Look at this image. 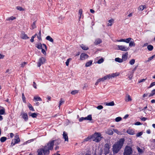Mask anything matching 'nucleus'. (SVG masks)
I'll list each match as a JSON object with an SVG mask.
<instances>
[{"label": "nucleus", "instance_id": "nucleus-1", "mask_svg": "<svg viewBox=\"0 0 155 155\" xmlns=\"http://www.w3.org/2000/svg\"><path fill=\"white\" fill-rule=\"evenodd\" d=\"M55 140L49 141L47 144L41 149H42L44 155H48L50 153V150H52L53 148Z\"/></svg>", "mask_w": 155, "mask_h": 155}, {"label": "nucleus", "instance_id": "nucleus-2", "mask_svg": "<svg viewBox=\"0 0 155 155\" xmlns=\"http://www.w3.org/2000/svg\"><path fill=\"white\" fill-rule=\"evenodd\" d=\"M124 141V139L121 138L113 145V150L114 153H117L118 152L123 146Z\"/></svg>", "mask_w": 155, "mask_h": 155}, {"label": "nucleus", "instance_id": "nucleus-3", "mask_svg": "<svg viewBox=\"0 0 155 155\" xmlns=\"http://www.w3.org/2000/svg\"><path fill=\"white\" fill-rule=\"evenodd\" d=\"M91 137L93 141L97 142L101 140L102 137L100 133H95L91 136Z\"/></svg>", "mask_w": 155, "mask_h": 155}, {"label": "nucleus", "instance_id": "nucleus-4", "mask_svg": "<svg viewBox=\"0 0 155 155\" xmlns=\"http://www.w3.org/2000/svg\"><path fill=\"white\" fill-rule=\"evenodd\" d=\"M116 47L117 49L124 51H127L130 49L129 47L124 45H116Z\"/></svg>", "mask_w": 155, "mask_h": 155}, {"label": "nucleus", "instance_id": "nucleus-5", "mask_svg": "<svg viewBox=\"0 0 155 155\" xmlns=\"http://www.w3.org/2000/svg\"><path fill=\"white\" fill-rule=\"evenodd\" d=\"M132 152V148L130 147L127 146L124 150V155H130Z\"/></svg>", "mask_w": 155, "mask_h": 155}, {"label": "nucleus", "instance_id": "nucleus-6", "mask_svg": "<svg viewBox=\"0 0 155 155\" xmlns=\"http://www.w3.org/2000/svg\"><path fill=\"white\" fill-rule=\"evenodd\" d=\"M15 138L12 140L11 145L13 146L15 144L18 143L20 141V139L19 136L17 135L15 136Z\"/></svg>", "mask_w": 155, "mask_h": 155}, {"label": "nucleus", "instance_id": "nucleus-7", "mask_svg": "<svg viewBox=\"0 0 155 155\" xmlns=\"http://www.w3.org/2000/svg\"><path fill=\"white\" fill-rule=\"evenodd\" d=\"M110 147L109 144L106 143L105 144L104 146V153L105 155H106L110 152Z\"/></svg>", "mask_w": 155, "mask_h": 155}, {"label": "nucleus", "instance_id": "nucleus-8", "mask_svg": "<svg viewBox=\"0 0 155 155\" xmlns=\"http://www.w3.org/2000/svg\"><path fill=\"white\" fill-rule=\"evenodd\" d=\"M46 61L44 57H41L40 58L39 60L38 63V66L40 67L42 64H44Z\"/></svg>", "mask_w": 155, "mask_h": 155}, {"label": "nucleus", "instance_id": "nucleus-9", "mask_svg": "<svg viewBox=\"0 0 155 155\" xmlns=\"http://www.w3.org/2000/svg\"><path fill=\"white\" fill-rule=\"evenodd\" d=\"M89 56L85 53H82L80 55V59L81 60H84L88 58Z\"/></svg>", "mask_w": 155, "mask_h": 155}, {"label": "nucleus", "instance_id": "nucleus-10", "mask_svg": "<svg viewBox=\"0 0 155 155\" xmlns=\"http://www.w3.org/2000/svg\"><path fill=\"white\" fill-rule=\"evenodd\" d=\"M21 116L25 121H27L28 120V117L27 114L24 112H22L21 113Z\"/></svg>", "mask_w": 155, "mask_h": 155}, {"label": "nucleus", "instance_id": "nucleus-11", "mask_svg": "<svg viewBox=\"0 0 155 155\" xmlns=\"http://www.w3.org/2000/svg\"><path fill=\"white\" fill-rule=\"evenodd\" d=\"M120 73L118 72H117L115 73H112L111 74H108L109 77V79L114 78L119 75Z\"/></svg>", "mask_w": 155, "mask_h": 155}, {"label": "nucleus", "instance_id": "nucleus-12", "mask_svg": "<svg viewBox=\"0 0 155 155\" xmlns=\"http://www.w3.org/2000/svg\"><path fill=\"white\" fill-rule=\"evenodd\" d=\"M128 53L127 52L123 54L122 56V59L123 61L127 60L128 58Z\"/></svg>", "mask_w": 155, "mask_h": 155}, {"label": "nucleus", "instance_id": "nucleus-13", "mask_svg": "<svg viewBox=\"0 0 155 155\" xmlns=\"http://www.w3.org/2000/svg\"><path fill=\"white\" fill-rule=\"evenodd\" d=\"M21 38L23 39L26 40L29 38V37H28L27 35L24 32L21 33Z\"/></svg>", "mask_w": 155, "mask_h": 155}, {"label": "nucleus", "instance_id": "nucleus-14", "mask_svg": "<svg viewBox=\"0 0 155 155\" xmlns=\"http://www.w3.org/2000/svg\"><path fill=\"white\" fill-rule=\"evenodd\" d=\"M125 100L126 102H127L131 101L132 99L130 96L128 94H127L125 96Z\"/></svg>", "mask_w": 155, "mask_h": 155}, {"label": "nucleus", "instance_id": "nucleus-15", "mask_svg": "<svg viewBox=\"0 0 155 155\" xmlns=\"http://www.w3.org/2000/svg\"><path fill=\"white\" fill-rule=\"evenodd\" d=\"M107 79H109V77L108 75L104 76L102 78H100L98 79V81L104 82L105 80H107Z\"/></svg>", "mask_w": 155, "mask_h": 155}, {"label": "nucleus", "instance_id": "nucleus-16", "mask_svg": "<svg viewBox=\"0 0 155 155\" xmlns=\"http://www.w3.org/2000/svg\"><path fill=\"white\" fill-rule=\"evenodd\" d=\"M63 138L64 139L65 141L68 142V139L67 133L64 131L63 134Z\"/></svg>", "mask_w": 155, "mask_h": 155}, {"label": "nucleus", "instance_id": "nucleus-17", "mask_svg": "<svg viewBox=\"0 0 155 155\" xmlns=\"http://www.w3.org/2000/svg\"><path fill=\"white\" fill-rule=\"evenodd\" d=\"M137 150L139 155L142 154L144 151V149L140 148L139 147H137Z\"/></svg>", "mask_w": 155, "mask_h": 155}, {"label": "nucleus", "instance_id": "nucleus-18", "mask_svg": "<svg viewBox=\"0 0 155 155\" xmlns=\"http://www.w3.org/2000/svg\"><path fill=\"white\" fill-rule=\"evenodd\" d=\"M127 133L131 135H133L135 134L134 130V129H128L127 131Z\"/></svg>", "mask_w": 155, "mask_h": 155}, {"label": "nucleus", "instance_id": "nucleus-19", "mask_svg": "<svg viewBox=\"0 0 155 155\" xmlns=\"http://www.w3.org/2000/svg\"><path fill=\"white\" fill-rule=\"evenodd\" d=\"M38 114L35 113H31V112L29 113V116L33 118H35L38 116Z\"/></svg>", "mask_w": 155, "mask_h": 155}, {"label": "nucleus", "instance_id": "nucleus-20", "mask_svg": "<svg viewBox=\"0 0 155 155\" xmlns=\"http://www.w3.org/2000/svg\"><path fill=\"white\" fill-rule=\"evenodd\" d=\"M92 62L93 61L92 60H90L87 62L85 64V67H87L90 66L92 65Z\"/></svg>", "mask_w": 155, "mask_h": 155}, {"label": "nucleus", "instance_id": "nucleus-21", "mask_svg": "<svg viewBox=\"0 0 155 155\" xmlns=\"http://www.w3.org/2000/svg\"><path fill=\"white\" fill-rule=\"evenodd\" d=\"M105 132L107 134L110 135H112L113 134V132L112 130L110 129H108Z\"/></svg>", "mask_w": 155, "mask_h": 155}, {"label": "nucleus", "instance_id": "nucleus-22", "mask_svg": "<svg viewBox=\"0 0 155 155\" xmlns=\"http://www.w3.org/2000/svg\"><path fill=\"white\" fill-rule=\"evenodd\" d=\"M135 44L134 41L133 39H132L130 41L129 43V47H135Z\"/></svg>", "mask_w": 155, "mask_h": 155}, {"label": "nucleus", "instance_id": "nucleus-23", "mask_svg": "<svg viewBox=\"0 0 155 155\" xmlns=\"http://www.w3.org/2000/svg\"><path fill=\"white\" fill-rule=\"evenodd\" d=\"M114 20L113 19H111L108 20V23L107 24V26H111L114 23Z\"/></svg>", "mask_w": 155, "mask_h": 155}, {"label": "nucleus", "instance_id": "nucleus-24", "mask_svg": "<svg viewBox=\"0 0 155 155\" xmlns=\"http://www.w3.org/2000/svg\"><path fill=\"white\" fill-rule=\"evenodd\" d=\"M102 42V41L101 39L99 38H97L95 40V41L94 42V43L96 45H97L99 44H100Z\"/></svg>", "mask_w": 155, "mask_h": 155}, {"label": "nucleus", "instance_id": "nucleus-25", "mask_svg": "<svg viewBox=\"0 0 155 155\" xmlns=\"http://www.w3.org/2000/svg\"><path fill=\"white\" fill-rule=\"evenodd\" d=\"M80 46L82 49L84 50H87L88 49V48L86 45L81 44V45Z\"/></svg>", "mask_w": 155, "mask_h": 155}, {"label": "nucleus", "instance_id": "nucleus-26", "mask_svg": "<svg viewBox=\"0 0 155 155\" xmlns=\"http://www.w3.org/2000/svg\"><path fill=\"white\" fill-rule=\"evenodd\" d=\"M129 73L128 75V78L130 80H131L132 79L134 73H132V72L131 71H129Z\"/></svg>", "mask_w": 155, "mask_h": 155}, {"label": "nucleus", "instance_id": "nucleus-27", "mask_svg": "<svg viewBox=\"0 0 155 155\" xmlns=\"http://www.w3.org/2000/svg\"><path fill=\"white\" fill-rule=\"evenodd\" d=\"M37 152L38 153V155H43V152L42 149L41 148L38 149Z\"/></svg>", "mask_w": 155, "mask_h": 155}, {"label": "nucleus", "instance_id": "nucleus-28", "mask_svg": "<svg viewBox=\"0 0 155 155\" xmlns=\"http://www.w3.org/2000/svg\"><path fill=\"white\" fill-rule=\"evenodd\" d=\"M46 39L47 40H48L52 43L53 42V39L50 36H47Z\"/></svg>", "mask_w": 155, "mask_h": 155}, {"label": "nucleus", "instance_id": "nucleus-29", "mask_svg": "<svg viewBox=\"0 0 155 155\" xmlns=\"http://www.w3.org/2000/svg\"><path fill=\"white\" fill-rule=\"evenodd\" d=\"M115 61L116 62H117L120 63H122L123 62V61H122V58L121 59L119 58H116L115 59Z\"/></svg>", "mask_w": 155, "mask_h": 155}, {"label": "nucleus", "instance_id": "nucleus-30", "mask_svg": "<svg viewBox=\"0 0 155 155\" xmlns=\"http://www.w3.org/2000/svg\"><path fill=\"white\" fill-rule=\"evenodd\" d=\"M146 8L145 5H141L138 8L139 10L140 11H143L144 9Z\"/></svg>", "mask_w": 155, "mask_h": 155}, {"label": "nucleus", "instance_id": "nucleus-31", "mask_svg": "<svg viewBox=\"0 0 155 155\" xmlns=\"http://www.w3.org/2000/svg\"><path fill=\"white\" fill-rule=\"evenodd\" d=\"M28 107L29 109V110H30L32 111H35V110L34 109L33 107L32 106L31 104H30V103H28Z\"/></svg>", "mask_w": 155, "mask_h": 155}, {"label": "nucleus", "instance_id": "nucleus-32", "mask_svg": "<svg viewBox=\"0 0 155 155\" xmlns=\"http://www.w3.org/2000/svg\"><path fill=\"white\" fill-rule=\"evenodd\" d=\"M5 114V110L2 108V109L0 110V115H3Z\"/></svg>", "mask_w": 155, "mask_h": 155}, {"label": "nucleus", "instance_id": "nucleus-33", "mask_svg": "<svg viewBox=\"0 0 155 155\" xmlns=\"http://www.w3.org/2000/svg\"><path fill=\"white\" fill-rule=\"evenodd\" d=\"M106 106H113L114 105V103L113 101H112L109 103H106Z\"/></svg>", "mask_w": 155, "mask_h": 155}, {"label": "nucleus", "instance_id": "nucleus-34", "mask_svg": "<svg viewBox=\"0 0 155 155\" xmlns=\"http://www.w3.org/2000/svg\"><path fill=\"white\" fill-rule=\"evenodd\" d=\"M135 62V59H132L129 62V64L131 65H133L134 64Z\"/></svg>", "mask_w": 155, "mask_h": 155}, {"label": "nucleus", "instance_id": "nucleus-35", "mask_svg": "<svg viewBox=\"0 0 155 155\" xmlns=\"http://www.w3.org/2000/svg\"><path fill=\"white\" fill-rule=\"evenodd\" d=\"M34 100H35L36 101H41L42 99L39 97H34Z\"/></svg>", "mask_w": 155, "mask_h": 155}, {"label": "nucleus", "instance_id": "nucleus-36", "mask_svg": "<svg viewBox=\"0 0 155 155\" xmlns=\"http://www.w3.org/2000/svg\"><path fill=\"white\" fill-rule=\"evenodd\" d=\"M104 61V59L103 58H101L99 60H98L96 62V63L98 64H100L103 63Z\"/></svg>", "mask_w": 155, "mask_h": 155}, {"label": "nucleus", "instance_id": "nucleus-37", "mask_svg": "<svg viewBox=\"0 0 155 155\" xmlns=\"http://www.w3.org/2000/svg\"><path fill=\"white\" fill-rule=\"evenodd\" d=\"M132 39L130 38H127L126 39H125V41L124 42L128 43L130 42V41Z\"/></svg>", "mask_w": 155, "mask_h": 155}, {"label": "nucleus", "instance_id": "nucleus-38", "mask_svg": "<svg viewBox=\"0 0 155 155\" xmlns=\"http://www.w3.org/2000/svg\"><path fill=\"white\" fill-rule=\"evenodd\" d=\"M147 48L148 50L150 51H152L153 49V47L152 45H149L147 46Z\"/></svg>", "mask_w": 155, "mask_h": 155}, {"label": "nucleus", "instance_id": "nucleus-39", "mask_svg": "<svg viewBox=\"0 0 155 155\" xmlns=\"http://www.w3.org/2000/svg\"><path fill=\"white\" fill-rule=\"evenodd\" d=\"M36 47L38 49H41L42 48V45L41 43H38L36 45Z\"/></svg>", "mask_w": 155, "mask_h": 155}, {"label": "nucleus", "instance_id": "nucleus-40", "mask_svg": "<svg viewBox=\"0 0 155 155\" xmlns=\"http://www.w3.org/2000/svg\"><path fill=\"white\" fill-rule=\"evenodd\" d=\"M16 8L17 10L21 11H24L25 10L21 6H17L16 7Z\"/></svg>", "mask_w": 155, "mask_h": 155}, {"label": "nucleus", "instance_id": "nucleus-41", "mask_svg": "<svg viewBox=\"0 0 155 155\" xmlns=\"http://www.w3.org/2000/svg\"><path fill=\"white\" fill-rule=\"evenodd\" d=\"M82 13V10L81 9H80L79 10V20H80L81 18V16Z\"/></svg>", "mask_w": 155, "mask_h": 155}, {"label": "nucleus", "instance_id": "nucleus-42", "mask_svg": "<svg viewBox=\"0 0 155 155\" xmlns=\"http://www.w3.org/2000/svg\"><path fill=\"white\" fill-rule=\"evenodd\" d=\"M16 18L15 17H13V16H11L10 17L8 18L7 19V20L10 21H12Z\"/></svg>", "mask_w": 155, "mask_h": 155}, {"label": "nucleus", "instance_id": "nucleus-43", "mask_svg": "<svg viewBox=\"0 0 155 155\" xmlns=\"http://www.w3.org/2000/svg\"><path fill=\"white\" fill-rule=\"evenodd\" d=\"M22 101L24 103H26V100H25V96L24 94L23 93H22Z\"/></svg>", "mask_w": 155, "mask_h": 155}, {"label": "nucleus", "instance_id": "nucleus-44", "mask_svg": "<svg viewBox=\"0 0 155 155\" xmlns=\"http://www.w3.org/2000/svg\"><path fill=\"white\" fill-rule=\"evenodd\" d=\"M6 137H2L0 139V141L2 142H5L6 140Z\"/></svg>", "mask_w": 155, "mask_h": 155}, {"label": "nucleus", "instance_id": "nucleus-45", "mask_svg": "<svg viewBox=\"0 0 155 155\" xmlns=\"http://www.w3.org/2000/svg\"><path fill=\"white\" fill-rule=\"evenodd\" d=\"M155 94V89H153L151 93L149 95V97H150L151 96H153Z\"/></svg>", "mask_w": 155, "mask_h": 155}, {"label": "nucleus", "instance_id": "nucleus-46", "mask_svg": "<svg viewBox=\"0 0 155 155\" xmlns=\"http://www.w3.org/2000/svg\"><path fill=\"white\" fill-rule=\"evenodd\" d=\"M87 120H92V117L91 115H89L87 117H86Z\"/></svg>", "mask_w": 155, "mask_h": 155}, {"label": "nucleus", "instance_id": "nucleus-47", "mask_svg": "<svg viewBox=\"0 0 155 155\" xmlns=\"http://www.w3.org/2000/svg\"><path fill=\"white\" fill-rule=\"evenodd\" d=\"M72 60V59L71 58H69L65 62V64L66 66H68L69 65V64L70 61H71Z\"/></svg>", "mask_w": 155, "mask_h": 155}, {"label": "nucleus", "instance_id": "nucleus-48", "mask_svg": "<svg viewBox=\"0 0 155 155\" xmlns=\"http://www.w3.org/2000/svg\"><path fill=\"white\" fill-rule=\"evenodd\" d=\"M64 102V101L62 98H61L60 99V101L59 102V107H60V106L63 104Z\"/></svg>", "mask_w": 155, "mask_h": 155}, {"label": "nucleus", "instance_id": "nucleus-49", "mask_svg": "<svg viewBox=\"0 0 155 155\" xmlns=\"http://www.w3.org/2000/svg\"><path fill=\"white\" fill-rule=\"evenodd\" d=\"M78 91L77 90H75L72 91L71 92V94L73 95H74L78 93Z\"/></svg>", "mask_w": 155, "mask_h": 155}, {"label": "nucleus", "instance_id": "nucleus-50", "mask_svg": "<svg viewBox=\"0 0 155 155\" xmlns=\"http://www.w3.org/2000/svg\"><path fill=\"white\" fill-rule=\"evenodd\" d=\"M114 131L117 133V134L119 135H120L121 134V133L119 132L117 129H113V130Z\"/></svg>", "mask_w": 155, "mask_h": 155}, {"label": "nucleus", "instance_id": "nucleus-51", "mask_svg": "<svg viewBox=\"0 0 155 155\" xmlns=\"http://www.w3.org/2000/svg\"><path fill=\"white\" fill-rule=\"evenodd\" d=\"M122 120V118L120 117H118L115 118V120L116 122H118Z\"/></svg>", "mask_w": 155, "mask_h": 155}, {"label": "nucleus", "instance_id": "nucleus-52", "mask_svg": "<svg viewBox=\"0 0 155 155\" xmlns=\"http://www.w3.org/2000/svg\"><path fill=\"white\" fill-rule=\"evenodd\" d=\"M39 35L37 36V38L39 40H41V32L40 31L39 33Z\"/></svg>", "mask_w": 155, "mask_h": 155}, {"label": "nucleus", "instance_id": "nucleus-53", "mask_svg": "<svg viewBox=\"0 0 155 155\" xmlns=\"http://www.w3.org/2000/svg\"><path fill=\"white\" fill-rule=\"evenodd\" d=\"M92 139L91 137H91H87V138L85 139L84 140V141H89L90 139Z\"/></svg>", "mask_w": 155, "mask_h": 155}, {"label": "nucleus", "instance_id": "nucleus-54", "mask_svg": "<svg viewBox=\"0 0 155 155\" xmlns=\"http://www.w3.org/2000/svg\"><path fill=\"white\" fill-rule=\"evenodd\" d=\"M155 85V83L154 82H153L150 84V86L148 88H150Z\"/></svg>", "mask_w": 155, "mask_h": 155}, {"label": "nucleus", "instance_id": "nucleus-55", "mask_svg": "<svg viewBox=\"0 0 155 155\" xmlns=\"http://www.w3.org/2000/svg\"><path fill=\"white\" fill-rule=\"evenodd\" d=\"M36 27L35 22H34L31 25V28L32 29L35 28Z\"/></svg>", "mask_w": 155, "mask_h": 155}, {"label": "nucleus", "instance_id": "nucleus-56", "mask_svg": "<svg viewBox=\"0 0 155 155\" xmlns=\"http://www.w3.org/2000/svg\"><path fill=\"white\" fill-rule=\"evenodd\" d=\"M27 64V62H23V63H22L21 64V67L22 68H23L25 66V65H26V64Z\"/></svg>", "mask_w": 155, "mask_h": 155}, {"label": "nucleus", "instance_id": "nucleus-57", "mask_svg": "<svg viewBox=\"0 0 155 155\" xmlns=\"http://www.w3.org/2000/svg\"><path fill=\"white\" fill-rule=\"evenodd\" d=\"M143 134V133L142 132H140L137 133L136 134V136L137 137H139L140 136H141Z\"/></svg>", "mask_w": 155, "mask_h": 155}, {"label": "nucleus", "instance_id": "nucleus-58", "mask_svg": "<svg viewBox=\"0 0 155 155\" xmlns=\"http://www.w3.org/2000/svg\"><path fill=\"white\" fill-rule=\"evenodd\" d=\"M155 56V55H153L151 57H150L148 58V60L147 61H150L151 60H152Z\"/></svg>", "mask_w": 155, "mask_h": 155}, {"label": "nucleus", "instance_id": "nucleus-59", "mask_svg": "<svg viewBox=\"0 0 155 155\" xmlns=\"http://www.w3.org/2000/svg\"><path fill=\"white\" fill-rule=\"evenodd\" d=\"M97 108L98 110H101L103 108V107L102 105H99L97 107Z\"/></svg>", "mask_w": 155, "mask_h": 155}, {"label": "nucleus", "instance_id": "nucleus-60", "mask_svg": "<svg viewBox=\"0 0 155 155\" xmlns=\"http://www.w3.org/2000/svg\"><path fill=\"white\" fill-rule=\"evenodd\" d=\"M146 79H142L141 80H140L138 81V83H140L146 80Z\"/></svg>", "mask_w": 155, "mask_h": 155}, {"label": "nucleus", "instance_id": "nucleus-61", "mask_svg": "<svg viewBox=\"0 0 155 155\" xmlns=\"http://www.w3.org/2000/svg\"><path fill=\"white\" fill-rule=\"evenodd\" d=\"M41 52L45 55L46 54V52L44 49L42 48Z\"/></svg>", "mask_w": 155, "mask_h": 155}, {"label": "nucleus", "instance_id": "nucleus-62", "mask_svg": "<svg viewBox=\"0 0 155 155\" xmlns=\"http://www.w3.org/2000/svg\"><path fill=\"white\" fill-rule=\"evenodd\" d=\"M142 124L139 122H138V121H137V122H136L134 124L135 125H141Z\"/></svg>", "mask_w": 155, "mask_h": 155}, {"label": "nucleus", "instance_id": "nucleus-63", "mask_svg": "<svg viewBox=\"0 0 155 155\" xmlns=\"http://www.w3.org/2000/svg\"><path fill=\"white\" fill-rule=\"evenodd\" d=\"M117 42H124L125 39H121L119 40H117L116 41Z\"/></svg>", "mask_w": 155, "mask_h": 155}, {"label": "nucleus", "instance_id": "nucleus-64", "mask_svg": "<svg viewBox=\"0 0 155 155\" xmlns=\"http://www.w3.org/2000/svg\"><path fill=\"white\" fill-rule=\"evenodd\" d=\"M137 68V66H136L132 70V71H130L132 72V73H134L135 71L136 70Z\"/></svg>", "mask_w": 155, "mask_h": 155}]
</instances>
